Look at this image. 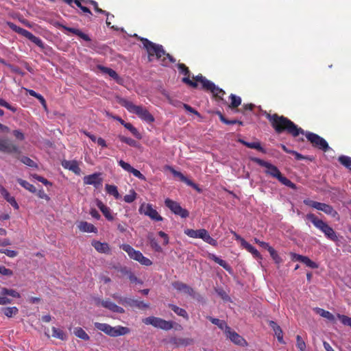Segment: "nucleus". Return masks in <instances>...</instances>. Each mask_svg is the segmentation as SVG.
<instances>
[{"label": "nucleus", "mask_w": 351, "mask_h": 351, "mask_svg": "<svg viewBox=\"0 0 351 351\" xmlns=\"http://www.w3.org/2000/svg\"><path fill=\"white\" fill-rule=\"evenodd\" d=\"M192 78L201 84V89L211 93L216 101L223 100V97L226 95V92L216 86L213 82L208 80L202 74L193 76Z\"/></svg>", "instance_id": "nucleus-4"}, {"label": "nucleus", "mask_w": 351, "mask_h": 351, "mask_svg": "<svg viewBox=\"0 0 351 351\" xmlns=\"http://www.w3.org/2000/svg\"><path fill=\"white\" fill-rule=\"evenodd\" d=\"M119 104L125 107L128 112L136 114L141 119L148 123H152L155 121L154 116L142 106H136L124 98H120Z\"/></svg>", "instance_id": "nucleus-3"}, {"label": "nucleus", "mask_w": 351, "mask_h": 351, "mask_svg": "<svg viewBox=\"0 0 351 351\" xmlns=\"http://www.w3.org/2000/svg\"><path fill=\"white\" fill-rule=\"evenodd\" d=\"M162 57L163 58H161V59H160L161 62H162L161 64L165 66H167V59L169 60V62H170L171 63H174L176 61V59L171 55L167 53L166 51H165V54Z\"/></svg>", "instance_id": "nucleus-50"}, {"label": "nucleus", "mask_w": 351, "mask_h": 351, "mask_svg": "<svg viewBox=\"0 0 351 351\" xmlns=\"http://www.w3.org/2000/svg\"><path fill=\"white\" fill-rule=\"evenodd\" d=\"M302 263L305 264L307 267L316 269L318 267V265L314 261H311L308 257L304 256L302 260Z\"/></svg>", "instance_id": "nucleus-49"}, {"label": "nucleus", "mask_w": 351, "mask_h": 351, "mask_svg": "<svg viewBox=\"0 0 351 351\" xmlns=\"http://www.w3.org/2000/svg\"><path fill=\"white\" fill-rule=\"evenodd\" d=\"M322 313H321V316L328 319V320H330V321H334L335 320V316L329 311H325L324 309H320Z\"/></svg>", "instance_id": "nucleus-61"}, {"label": "nucleus", "mask_w": 351, "mask_h": 351, "mask_svg": "<svg viewBox=\"0 0 351 351\" xmlns=\"http://www.w3.org/2000/svg\"><path fill=\"white\" fill-rule=\"evenodd\" d=\"M193 343V339L191 338H180L178 339V344L180 346H187Z\"/></svg>", "instance_id": "nucleus-55"}, {"label": "nucleus", "mask_w": 351, "mask_h": 351, "mask_svg": "<svg viewBox=\"0 0 351 351\" xmlns=\"http://www.w3.org/2000/svg\"><path fill=\"white\" fill-rule=\"evenodd\" d=\"M52 337L62 341H65L67 339L66 334L62 330L56 327H52Z\"/></svg>", "instance_id": "nucleus-36"}, {"label": "nucleus", "mask_w": 351, "mask_h": 351, "mask_svg": "<svg viewBox=\"0 0 351 351\" xmlns=\"http://www.w3.org/2000/svg\"><path fill=\"white\" fill-rule=\"evenodd\" d=\"M134 36L142 42L143 48L147 52L149 61H152L154 56H156L157 60H160L165 54V50L162 45L156 44L147 38L138 36L137 34H134Z\"/></svg>", "instance_id": "nucleus-5"}, {"label": "nucleus", "mask_w": 351, "mask_h": 351, "mask_svg": "<svg viewBox=\"0 0 351 351\" xmlns=\"http://www.w3.org/2000/svg\"><path fill=\"white\" fill-rule=\"evenodd\" d=\"M244 245L243 246L247 252H250L253 256L258 259H262V256L260 252L250 243L247 241H243Z\"/></svg>", "instance_id": "nucleus-35"}, {"label": "nucleus", "mask_w": 351, "mask_h": 351, "mask_svg": "<svg viewBox=\"0 0 351 351\" xmlns=\"http://www.w3.org/2000/svg\"><path fill=\"white\" fill-rule=\"evenodd\" d=\"M149 241V243H150V245L152 247V248L155 251V252H161L162 251V247H160V245L158 244L157 240L156 239V238L153 236V234H149L148 235V237H147Z\"/></svg>", "instance_id": "nucleus-41"}, {"label": "nucleus", "mask_w": 351, "mask_h": 351, "mask_svg": "<svg viewBox=\"0 0 351 351\" xmlns=\"http://www.w3.org/2000/svg\"><path fill=\"white\" fill-rule=\"evenodd\" d=\"M230 104L228 107L231 109H234L239 107L241 104V98L239 96H237L234 94H230Z\"/></svg>", "instance_id": "nucleus-39"}, {"label": "nucleus", "mask_w": 351, "mask_h": 351, "mask_svg": "<svg viewBox=\"0 0 351 351\" xmlns=\"http://www.w3.org/2000/svg\"><path fill=\"white\" fill-rule=\"evenodd\" d=\"M118 271L123 275L126 276L132 283L143 284V281L138 279L134 274L127 267H121Z\"/></svg>", "instance_id": "nucleus-24"}, {"label": "nucleus", "mask_w": 351, "mask_h": 351, "mask_svg": "<svg viewBox=\"0 0 351 351\" xmlns=\"http://www.w3.org/2000/svg\"><path fill=\"white\" fill-rule=\"evenodd\" d=\"M21 160L23 163H24L25 165H26L29 167H36V162L27 156H23Z\"/></svg>", "instance_id": "nucleus-57"}, {"label": "nucleus", "mask_w": 351, "mask_h": 351, "mask_svg": "<svg viewBox=\"0 0 351 351\" xmlns=\"http://www.w3.org/2000/svg\"><path fill=\"white\" fill-rule=\"evenodd\" d=\"M83 181L84 184L93 185L97 189L101 184L103 179L100 173H95L84 176Z\"/></svg>", "instance_id": "nucleus-21"}, {"label": "nucleus", "mask_w": 351, "mask_h": 351, "mask_svg": "<svg viewBox=\"0 0 351 351\" xmlns=\"http://www.w3.org/2000/svg\"><path fill=\"white\" fill-rule=\"evenodd\" d=\"M177 66L180 73H182L184 75V77L182 80V82H184L189 86L197 88L198 87L197 83L199 82H196L195 80L193 81L190 80V71L189 68L183 63H178Z\"/></svg>", "instance_id": "nucleus-17"}, {"label": "nucleus", "mask_w": 351, "mask_h": 351, "mask_svg": "<svg viewBox=\"0 0 351 351\" xmlns=\"http://www.w3.org/2000/svg\"><path fill=\"white\" fill-rule=\"evenodd\" d=\"M106 191L109 195H113L116 199L120 198V194L118 191L117 187L115 185L106 184Z\"/></svg>", "instance_id": "nucleus-37"}, {"label": "nucleus", "mask_w": 351, "mask_h": 351, "mask_svg": "<svg viewBox=\"0 0 351 351\" xmlns=\"http://www.w3.org/2000/svg\"><path fill=\"white\" fill-rule=\"evenodd\" d=\"M94 325L97 330L112 337L123 336L130 332L129 328L119 325L113 327L108 324L99 322H95Z\"/></svg>", "instance_id": "nucleus-7"}, {"label": "nucleus", "mask_w": 351, "mask_h": 351, "mask_svg": "<svg viewBox=\"0 0 351 351\" xmlns=\"http://www.w3.org/2000/svg\"><path fill=\"white\" fill-rule=\"evenodd\" d=\"M184 234L188 237L193 239H202L204 242L216 247L217 245V240L210 237L208 232L206 229H185Z\"/></svg>", "instance_id": "nucleus-9"}, {"label": "nucleus", "mask_w": 351, "mask_h": 351, "mask_svg": "<svg viewBox=\"0 0 351 351\" xmlns=\"http://www.w3.org/2000/svg\"><path fill=\"white\" fill-rule=\"evenodd\" d=\"M339 162L347 168L351 167V157L347 156H341L338 159Z\"/></svg>", "instance_id": "nucleus-48"}, {"label": "nucleus", "mask_w": 351, "mask_h": 351, "mask_svg": "<svg viewBox=\"0 0 351 351\" xmlns=\"http://www.w3.org/2000/svg\"><path fill=\"white\" fill-rule=\"evenodd\" d=\"M74 334L77 337L82 340L88 341L90 339L88 335L85 332L84 329L80 327H76L75 328Z\"/></svg>", "instance_id": "nucleus-43"}, {"label": "nucleus", "mask_w": 351, "mask_h": 351, "mask_svg": "<svg viewBox=\"0 0 351 351\" xmlns=\"http://www.w3.org/2000/svg\"><path fill=\"white\" fill-rule=\"evenodd\" d=\"M62 166L66 169L73 172L75 175L80 176L81 174V169L79 167L78 162L76 160H66L62 161Z\"/></svg>", "instance_id": "nucleus-23"}, {"label": "nucleus", "mask_w": 351, "mask_h": 351, "mask_svg": "<svg viewBox=\"0 0 351 351\" xmlns=\"http://www.w3.org/2000/svg\"><path fill=\"white\" fill-rule=\"evenodd\" d=\"M265 117L277 134L286 132L295 138L304 133V130L302 128L283 115H279L277 113L272 114L266 113Z\"/></svg>", "instance_id": "nucleus-1"}, {"label": "nucleus", "mask_w": 351, "mask_h": 351, "mask_svg": "<svg viewBox=\"0 0 351 351\" xmlns=\"http://www.w3.org/2000/svg\"><path fill=\"white\" fill-rule=\"evenodd\" d=\"M296 347L300 351H306V345L300 335L296 336Z\"/></svg>", "instance_id": "nucleus-45"}, {"label": "nucleus", "mask_w": 351, "mask_h": 351, "mask_svg": "<svg viewBox=\"0 0 351 351\" xmlns=\"http://www.w3.org/2000/svg\"><path fill=\"white\" fill-rule=\"evenodd\" d=\"M96 304L97 306L100 305L102 307L108 309L109 311L113 312V313H124L125 310L117 305L115 303L112 302L110 299H106V300H100L98 299L96 302Z\"/></svg>", "instance_id": "nucleus-20"}, {"label": "nucleus", "mask_w": 351, "mask_h": 351, "mask_svg": "<svg viewBox=\"0 0 351 351\" xmlns=\"http://www.w3.org/2000/svg\"><path fill=\"white\" fill-rule=\"evenodd\" d=\"M8 295L16 298H21L20 293L17 292L16 290L2 287L0 291V305H6L11 304L12 302V300L8 298L7 297Z\"/></svg>", "instance_id": "nucleus-16"}, {"label": "nucleus", "mask_w": 351, "mask_h": 351, "mask_svg": "<svg viewBox=\"0 0 351 351\" xmlns=\"http://www.w3.org/2000/svg\"><path fill=\"white\" fill-rule=\"evenodd\" d=\"M134 300V299L123 297L122 300H121L120 304H122L123 306H129L133 307Z\"/></svg>", "instance_id": "nucleus-59"}, {"label": "nucleus", "mask_w": 351, "mask_h": 351, "mask_svg": "<svg viewBox=\"0 0 351 351\" xmlns=\"http://www.w3.org/2000/svg\"><path fill=\"white\" fill-rule=\"evenodd\" d=\"M119 165L125 171H127L128 172H130L132 171V167L128 162L122 160H120L119 162Z\"/></svg>", "instance_id": "nucleus-62"}, {"label": "nucleus", "mask_w": 351, "mask_h": 351, "mask_svg": "<svg viewBox=\"0 0 351 351\" xmlns=\"http://www.w3.org/2000/svg\"><path fill=\"white\" fill-rule=\"evenodd\" d=\"M8 26L14 32L23 36L24 37L27 38L29 40H31L32 43H34L35 45H36L38 47H39L41 49L45 48L44 43L43 40L36 36H34L33 34H32L30 32L27 31L25 29H23L21 27L17 26L16 24H14L12 22H7Z\"/></svg>", "instance_id": "nucleus-11"}, {"label": "nucleus", "mask_w": 351, "mask_h": 351, "mask_svg": "<svg viewBox=\"0 0 351 351\" xmlns=\"http://www.w3.org/2000/svg\"><path fill=\"white\" fill-rule=\"evenodd\" d=\"M0 193L4 199L12 205V206L15 209L19 208V204L15 198L11 196L9 192L2 185H0Z\"/></svg>", "instance_id": "nucleus-27"}, {"label": "nucleus", "mask_w": 351, "mask_h": 351, "mask_svg": "<svg viewBox=\"0 0 351 351\" xmlns=\"http://www.w3.org/2000/svg\"><path fill=\"white\" fill-rule=\"evenodd\" d=\"M96 304L97 306L100 305L102 307L108 309L109 311L113 312V313H124L125 310L117 305L115 303L112 302L110 299H106V300H100L98 299L96 302Z\"/></svg>", "instance_id": "nucleus-19"}, {"label": "nucleus", "mask_w": 351, "mask_h": 351, "mask_svg": "<svg viewBox=\"0 0 351 351\" xmlns=\"http://www.w3.org/2000/svg\"><path fill=\"white\" fill-rule=\"evenodd\" d=\"M173 287L177 291L184 292L191 296H194L195 295V291L193 290V289L184 282L176 281L173 283Z\"/></svg>", "instance_id": "nucleus-25"}, {"label": "nucleus", "mask_w": 351, "mask_h": 351, "mask_svg": "<svg viewBox=\"0 0 351 351\" xmlns=\"http://www.w3.org/2000/svg\"><path fill=\"white\" fill-rule=\"evenodd\" d=\"M0 152L8 154H18L20 152L18 145L8 138L0 140Z\"/></svg>", "instance_id": "nucleus-18"}, {"label": "nucleus", "mask_w": 351, "mask_h": 351, "mask_svg": "<svg viewBox=\"0 0 351 351\" xmlns=\"http://www.w3.org/2000/svg\"><path fill=\"white\" fill-rule=\"evenodd\" d=\"M303 203L306 206L315 208L318 210L323 211L326 215H328L332 217H336L338 216V213L333 208L332 206L329 204L318 202L310 199H304Z\"/></svg>", "instance_id": "nucleus-13"}, {"label": "nucleus", "mask_w": 351, "mask_h": 351, "mask_svg": "<svg viewBox=\"0 0 351 351\" xmlns=\"http://www.w3.org/2000/svg\"><path fill=\"white\" fill-rule=\"evenodd\" d=\"M143 322L145 325H152V326L164 330H169L173 328V322L167 321L160 317L150 316L143 319Z\"/></svg>", "instance_id": "nucleus-12"}, {"label": "nucleus", "mask_w": 351, "mask_h": 351, "mask_svg": "<svg viewBox=\"0 0 351 351\" xmlns=\"http://www.w3.org/2000/svg\"><path fill=\"white\" fill-rule=\"evenodd\" d=\"M12 134L14 137L19 141H23L25 139L24 134L19 130H13Z\"/></svg>", "instance_id": "nucleus-64"}, {"label": "nucleus", "mask_w": 351, "mask_h": 351, "mask_svg": "<svg viewBox=\"0 0 351 351\" xmlns=\"http://www.w3.org/2000/svg\"><path fill=\"white\" fill-rule=\"evenodd\" d=\"M77 227L81 232H97V228L92 223H88L87 221H80Z\"/></svg>", "instance_id": "nucleus-32"}, {"label": "nucleus", "mask_w": 351, "mask_h": 351, "mask_svg": "<svg viewBox=\"0 0 351 351\" xmlns=\"http://www.w3.org/2000/svg\"><path fill=\"white\" fill-rule=\"evenodd\" d=\"M303 135H305L308 141L310 142L314 148L324 152H326L330 149L327 141L318 134L309 131H304Z\"/></svg>", "instance_id": "nucleus-8"}, {"label": "nucleus", "mask_w": 351, "mask_h": 351, "mask_svg": "<svg viewBox=\"0 0 351 351\" xmlns=\"http://www.w3.org/2000/svg\"><path fill=\"white\" fill-rule=\"evenodd\" d=\"M97 69L99 71H100L102 73L108 75L112 79L115 80L117 82H119L120 77L119 75L117 73V72L113 69L100 64L97 66Z\"/></svg>", "instance_id": "nucleus-30"}, {"label": "nucleus", "mask_w": 351, "mask_h": 351, "mask_svg": "<svg viewBox=\"0 0 351 351\" xmlns=\"http://www.w3.org/2000/svg\"><path fill=\"white\" fill-rule=\"evenodd\" d=\"M165 206L175 215H179L182 218H186L189 215V211L183 208L180 204L169 198L165 200Z\"/></svg>", "instance_id": "nucleus-14"}, {"label": "nucleus", "mask_w": 351, "mask_h": 351, "mask_svg": "<svg viewBox=\"0 0 351 351\" xmlns=\"http://www.w3.org/2000/svg\"><path fill=\"white\" fill-rule=\"evenodd\" d=\"M226 337L230 339L234 343L239 346L247 345V342L244 338L234 330H232L230 327L226 328Z\"/></svg>", "instance_id": "nucleus-22"}, {"label": "nucleus", "mask_w": 351, "mask_h": 351, "mask_svg": "<svg viewBox=\"0 0 351 351\" xmlns=\"http://www.w3.org/2000/svg\"><path fill=\"white\" fill-rule=\"evenodd\" d=\"M91 244L98 252L106 254H110V247L107 243L93 240Z\"/></svg>", "instance_id": "nucleus-26"}, {"label": "nucleus", "mask_w": 351, "mask_h": 351, "mask_svg": "<svg viewBox=\"0 0 351 351\" xmlns=\"http://www.w3.org/2000/svg\"><path fill=\"white\" fill-rule=\"evenodd\" d=\"M97 206L99 208L103 215L108 221H112L114 219V217L111 213L110 208L106 206L101 200L97 201Z\"/></svg>", "instance_id": "nucleus-31"}, {"label": "nucleus", "mask_w": 351, "mask_h": 351, "mask_svg": "<svg viewBox=\"0 0 351 351\" xmlns=\"http://www.w3.org/2000/svg\"><path fill=\"white\" fill-rule=\"evenodd\" d=\"M168 306L178 316L182 317L186 320L189 319V315L185 309L172 304H169Z\"/></svg>", "instance_id": "nucleus-33"}, {"label": "nucleus", "mask_w": 351, "mask_h": 351, "mask_svg": "<svg viewBox=\"0 0 351 351\" xmlns=\"http://www.w3.org/2000/svg\"><path fill=\"white\" fill-rule=\"evenodd\" d=\"M133 307H136L138 309L143 310L149 307L148 303H145L143 301L134 300L133 303Z\"/></svg>", "instance_id": "nucleus-52"}, {"label": "nucleus", "mask_w": 351, "mask_h": 351, "mask_svg": "<svg viewBox=\"0 0 351 351\" xmlns=\"http://www.w3.org/2000/svg\"><path fill=\"white\" fill-rule=\"evenodd\" d=\"M216 114L219 116L220 121L226 125H232L237 123V119L228 120L223 116V114L220 111H217Z\"/></svg>", "instance_id": "nucleus-51"}, {"label": "nucleus", "mask_w": 351, "mask_h": 351, "mask_svg": "<svg viewBox=\"0 0 351 351\" xmlns=\"http://www.w3.org/2000/svg\"><path fill=\"white\" fill-rule=\"evenodd\" d=\"M17 182L21 186H23V188H25L29 192L33 193H35L37 192L36 187L33 184L28 182L27 181L24 180L21 178H18Z\"/></svg>", "instance_id": "nucleus-40"}, {"label": "nucleus", "mask_w": 351, "mask_h": 351, "mask_svg": "<svg viewBox=\"0 0 351 351\" xmlns=\"http://www.w3.org/2000/svg\"><path fill=\"white\" fill-rule=\"evenodd\" d=\"M306 218L311 221L317 229L322 231L326 238L332 241H338V237L335 230L323 220L317 218L313 213L307 214L306 215Z\"/></svg>", "instance_id": "nucleus-6"}, {"label": "nucleus", "mask_w": 351, "mask_h": 351, "mask_svg": "<svg viewBox=\"0 0 351 351\" xmlns=\"http://www.w3.org/2000/svg\"><path fill=\"white\" fill-rule=\"evenodd\" d=\"M206 318L211 322L213 324L217 326L220 329L224 330V332H226V328H230L226 324V322L223 320H221L217 318H215L210 316H207Z\"/></svg>", "instance_id": "nucleus-34"}, {"label": "nucleus", "mask_w": 351, "mask_h": 351, "mask_svg": "<svg viewBox=\"0 0 351 351\" xmlns=\"http://www.w3.org/2000/svg\"><path fill=\"white\" fill-rule=\"evenodd\" d=\"M120 247L127 252L130 258L138 261L141 265L145 266H150L152 265V261L150 259L144 256L140 251L134 250L129 244H122Z\"/></svg>", "instance_id": "nucleus-10"}, {"label": "nucleus", "mask_w": 351, "mask_h": 351, "mask_svg": "<svg viewBox=\"0 0 351 351\" xmlns=\"http://www.w3.org/2000/svg\"><path fill=\"white\" fill-rule=\"evenodd\" d=\"M250 160L258 165L267 168V170L265 171L266 174L270 175L271 176L278 179V181L280 182L282 184L292 189H296V185L290 180L283 176L281 172L275 165L256 157L250 158Z\"/></svg>", "instance_id": "nucleus-2"}, {"label": "nucleus", "mask_w": 351, "mask_h": 351, "mask_svg": "<svg viewBox=\"0 0 351 351\" xmlns=\"http://www.w3.org/2000/svg\"><path fill=\"white\" fill-rule=\"evenodd\" d=\"M140 214H143L149 217L152 220L155 221H160L163 218L159 215L158 211L153 208L151 204L143 203L138 209Z\"/></svg>", "instance_id": "nucleus-15"}, {"label": "nucleus", "mask_w": 351, "mask_h": 351, "mask_svg": "<svg viewBox=\"0 0 351 351\" xmlns=\"http://www.w3.org/2000/svg\"><path fill=\"white\" fill-rule=\"evenodd\" d=\"M337 316L343 324L351 327V317L340 314H338Z\"/></svg>", "instance_id": "nucleus-56"}, {"label": "nucleus", "mask_w": 351, "mask_h": 351, "mask_svg": "<svg viewBox=\"0 0 351 351\" xmlns=\"http://www.w3.org/2000/svg\"><path fill=\"white\" fill-rule=\"evenodd\" d=\"M0 106L10 110L12 112H16L17 111V108L16 107L12 106L5 100L1 98H0Z\"/></svg>", "instance_id": "nucleus-54"}, {"label": "nucleus", "mask_w": 351, "mask_h": 351, "mask_svg": "<svg viewBox=\"0 0 351 351\" xmlns=\"http://www.w3.org/2000/svg\"><path fill=\"white\" fill-rule=\"evenodd\" d=\"M0 274L3 276H11L13 275V271L4 266H0Z\"/></svg>", "instance_id": "nucleus-63"}, {"label": "nucleus", "mask_w": 351, "mask_h": 351, "mask_svg": "<svg viewBox=\"0 0 351 351\" xmlns=\"http://www.w3.org/2000/svg\"><path fill=\"white\" fill-rule=\"evenodd\" d=\"M119 138L121 142L125 143L131 147H139L140 146L139 143L136 141L131 138L125 137L124 136H119Z\"/></svg>", "instance_id": "nucleus-44"}, {"label": "nucleus", "mask_w": 351, "mask_h": 351, "mask_svg": "<svg viewBox=\"0 0 351 351\" xmlns=\"http://www.w3.org/2000/svg\"><path fill=\"white\" fill-rule=\"evenodd\" d=\"M1 311L8 317H12L19 313V309L16 306L5 307L1 308Z\"/></svg>", "instance_id": "nucleus-42"}, {"label": "nucleus", "mask_w": 351, "mask_h": 351, "mask_svg": "<svg viewBox=\"0 0 351 351\" xmlns=\"http://www.w3.org/2000/svg\"><path fill=\"white\" fill-rule=\"evenodd\" d=\"M33 178H35L36 180H37L38 181L42 182L43 184H45V186H47V185H49V186H51L52 184L51 182H50L49 181H48L46 178H45L44 177H42L39 175H37V174H34L33 176Z\"/></svg>", "instance_id": "nucleus-60"}, {"label": "nucleus", "mask_w": 351, "mask_h": 351, "mask_svg": "<svg viewBox=\"0 0 351 351\" xmlns=\"http://www.w3.org/2000/svg\"><path fill=\"white\" fill-rule=\"evenodd\" d=\"M269 253L272 259L274 260V261L275 262V263L279 265L282 262V259L273 247L270 248Z\"/></svg>", "instance_id": "nucleus-47"}, {"label": "nucleus", "mask_w": 351, "mask_h": 351, "mask_svg": "<svg viewBox=\"0 0 351 351\" xmlns=\"http://www.w3.org/2000/svg\"><path fill=\"white\" fill-rule=\"evenodd\" d=\"M88 2H89V4H91L92 5H93L95 12H97L98 13H101V14H104L108 17L110 15L109 12H108L106 10H104L99 8V6H98L97 3L95 1L90 0V1H88Z\"/></svg>", "instance_id": "nucleus-53"}, {"label": "nucleus", "mask_w": 351, "mask_h": 351, "mask_svg": "<svg viewBox=\"0 0 351 351\" xmlns=\"http://www.w3.org/2000/svg\"><path fill=\"white\" fill-rule=\"evenodd\" d=\"M136 197L137 193L134 189H131L130 193L124 196L123 200L127 203H132L136 199Z\"/></svg>", "instance_id": "nucleus-46"}, {"label": "nucleus", "mask_w": 351, "mask_h": 351, "mask_svg": "<svg viewBox=\"0 0 351 351\" xmlns=\"http://www.w3.org/2000/svg\"><path fill=\"white\" fill-rule=\"evenodd\" d=\"M238 142H239L240 143L246 146L248 148L256 149L263 154L267 153L266 149L261 146V143L259 141L250 143L244 141L243 139L239 138L238 140Z\"/></svg>", "instance_id": "nucleus-28"}, {"label": "nucleus", "mask_w": 351, "mask_h": 351, "mask_svg": "<svg viewBox=\"0 0 351 351\" xmlns=\"http://www.w3.org/2000/svg\"><path fill=\"white\" fill-rule=\"evenodd\" d=\"M269 326L274 331L275 335H276V337L278 339V341L280 343H285V342L283 340V332L280 326L278 325L274 321L271 320L269 322Z\"/></svg>", "instance_id": "nucleus-29"}, {"label": "nucleus", "mask_w": 351, "mask_h": 351, "mask_svg": "<svg viewBox=\"0 0 351 351\" xmlns=\"http://www.w3.org/2000/svg\"><path fill=\"white\" fill-rule=\"evenodd\" d=\"M0 253L5 254L6 256L14 258L17 256L18 252L15 250H8V249H1L0 250Z\"/></svg>", "instance_id": "nucleus-58"}, {"label": "nucleus", "mask_w": 351, "mask_h": 351, "mask_svg": "<svg viewBox=\"0 0 351 351\" xmlns=\"http://www.w3.org/2000/svg\"><path fill=\"white\" fill-rule=\"evenodd\" d=\"M209 258L214 261L216 263L219 264L220 266H221L223 269H225L226 271L230 270V265L223 260L219 258L215 254H209Z\"/></svg>", "instance_id": "nucleus-38"}]
</instances>
